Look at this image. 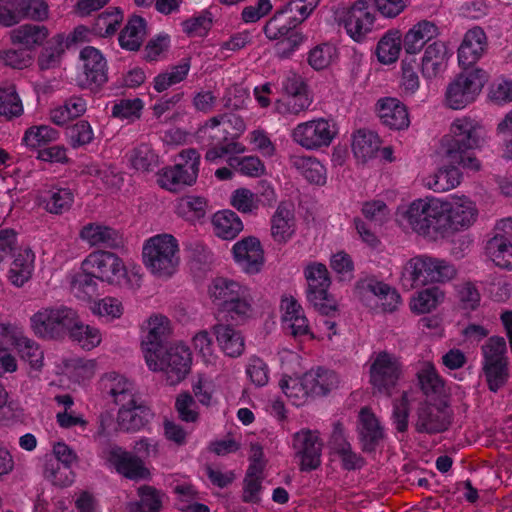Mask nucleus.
<instances>
[{"label": "nucleus", "mask_w": 512, "mask_h": 512, "mask_svg": "<svg viewBox=\"0 0 512 512\" xmlns=\"http://www.w3.org/2000/svg\"><path fill=\"white\" fill-rule=\"evenodd\" d=\"M456 268L450 262L428 256L419 255L408 260L403 268V281L410 287L424 286L430 283H445L456 276Z\"/></svg>", "instance_id": "obj_4"}, {"label": "nucleus", "mask_w": 512, "mask_h": 512, "mask_svg": "<svg viewBox=\"0 0 512 512\" xmlns=\"http://www.w3.org/2000/svg\"><path fill=\"white\" fill-rule=\"evenodd\" d=\"M146 35V22L140 16L131 17L119 35V44L122 48L137 51Z\"/></svg>", "instance_id": "obj_44"}, {"label": "nucleus", "mask_w": 512, "mask_h": 512, "mask_svg": "<svg viewBox=\"0 0 512 512\" xmlns=\"http://www.w3.org/2000/svg\"><path fill=\"white\" fill-rule=\"evenodd\" d=\"M143 264L158 279H169L180 265L178 240L171 234L162 233L145 240L142 249Z\"/></svg>", "instance_id": "obj_3"}, {"label": "nucleus", "mask_w": 512, "mask_h": 512, "mask_svg": "<svg viewBox=\"0 0 512 512\" xmlns=\"http://www.w3.org/2000/svg\"><path fill=\"white\" fill-rule=\"evenodd\" d=\"M488 389L498 392L509 379V363L482 364Z\"/></svg>", "instance_id": "obj_61"}, {"label": "nucleus", "mask_w": 512, "mask_h": 512, "mask_svg": "<svg viewBox=\"0 0 512 512\" xmlns=\"http://www.w3.org/2000/svg\"><path fill=\"white\" fill-rule=\"evenodd\" d=\"M48 29L43 25L24 24L11 32V40L28 49L41 45L48 37Z\"/></svg>", "instance_id": "obj_47"}, {"label": "nucleus", "mask_w": 512, "mask_h": 512, "mask_svg": "<svg viewBox=\"0 0 512 512\" xmlns=\"http://www.w3.org/2000/svg\"><path fill=\"white\" fill-rule=\"evenodd\" d=\"M299 21L296 15H288L279 9L265 24L263 31L269 40H282L277 44L281 57H289L305 41L302 32L296 30Z\"/></svg>", "instance_id": "obj_8"}, {"label": "nucleus", "mask_w": 512, "mask_h": 512, "mask_svg": "<svg viewBox=\"0 0 512 512\" xmlns=\"http://www.w3.org/2000/svg\"><path fill=\"white\" fill-rule=\"evenodd\" d=\"M35 254L30 248L19 249L10 270L9 279L17 287L23 286L34 270Z\"/></svg>", "instance_id": "obj_38"}, {"label": "nucleus", "mask_w": 512, "mask_h": 512, "mask_svg": "<svg viewBox=\"0 0 512 512\" xmlns=\"http://www.w3.org/2000/svg\"><path fill=\"white\" fill-rule=\"evenodd\" d=\"M417 379L427 398H439L445 390V382L431 362H425L417 372Z\"/></svg>", "instance_id": "obj_41"}, {"label": "nucleus", "mask_w": 512, "mask_h": 512, "mask_svg": "<svg viewBox=\"0 0 512 512\" xmlns=\"http://www.w3.org/2000/svg\"><path fill=\"white\" fill-rule=\"evenodd\" d=\"M126 157L130 166L140 172L153 171L159 165V156L147 143L138 144L126 154Z\"/></svg>", "instance_id": "obj_45"}, {"label": "nucleus", "mask_w": 512, "mask_h": 512, "mask_svg": "<svg viewBox=\"0 0 512 512\" xmlns=\"http://www.w3.org/2000/svg\"><path fill=\"white\" fill-rule=\"evenodd\" d=\"M14 346L20 357L28 362L32 368L39 369L42 366L44 358L43 351L35 341L20 336L15 339Z\"/></svg>", "instance_id": "obj_59"}, {"label": "nucleus", "mask_w": 512, "mask_h": 512, "mask_svg": "<svg viewBox=\"0 0 512 512\" xmlns=\"http://www.w3.org/2000/svg\"><path fill=\"white\" fill-rule=\"evenodd\" d=\"M80 238L91 246L120 248L123 246L122 235L115 229L99 223H88L82 227Z\"/></svg>", "instance_id": "obj_28"}, {"label": "nucleus", "mask_w": 512, "mask_h": 512, "mask_svg": "<svg viewBox=\"0 0 512 512\" xmlns=\"http://www.w3.org/2000/svg\"><path fill=\"white\" fill-rule=\"evenodd\" d=\"M82 270L111 285H120L126 276L122 259L112 252L102 250L90 253L82 262Z\"/></svg>", "instance_id": "obj_13"}, {"label": "nucleus", "mask_w": 512, "mask_h": 512, "mask_svg": "<svg viewBox=\"0 0 512 512\" xmlns=\"http://www.w3.org/2000/svg\"><path fill=\"white\" fill-rule=\"evenodd\" d=\"M64 53V37L61 34L54 36L43 48L38 56V66L41 70H49L60 65Z\"/></svg>", "instance_id": "obj_54"}, {"label": "nucleus", "mask_w": 512, "mask_h": 512, "mask_svg": "<svg viewBox=\"0 0 512 512\" xmlns=\"http://www.w3.org/2000/svg\"><path fill=\"white\" fill-rule=\"evenodd\" d=\"M87 103L79 96L68 98L62 105L50 112V119L56 125H64L70 120L80 117L86 111Z\"/></svg>", "instance_id": "obj_48"}, {"label": "nucleus", "mask_w": 512, "mask_h": 512, "mask_svg": "<svg viewBox=\"0 0 512 512\" xmlns=\"http://www.w3.org/2000/svg\"><path fill=\"white\" fill-rule=\"evenodd\" d=\"M462 174L455 166L444 167L422 179L423 185L434 192H446L458 186Z\"/></svg>", "instance_id": "obj_40"}, {"label": "nucleus", "mask_w": 512, "mask_h": 512, "mask_svg": "<svg viewBox=\"0 0 512 512\" xmlns=\"http://www.w3.org/2000/svg\"><path fill=\"white\" fill-rule=\"evenodd\" d=\"M81 61L80 85L91 90L102 87L108 81L107 60L100 50L84 47L79 54Z\"/></svg>", "instance_id": "obj_17"}, {"label": "nucleus", "mask_w": 512, "mask_h": 512, "mask_svg": "<svg viewBox=\"0 0 512 512\" xmlns=\"http://www.w3.org/2000/svg\"><path fill=\"white\" fill-rule=\"evenodd\" d=\"M487 46L485 32L480 27H474L466 32L458 49V62L463 68H469L483 55Z\"/></svg>", "instance_id": "obj_26"}, {"label": "nucleus", "mask_w": 512, "mask_h": 512, "mask_svg": "<svg viewBox=\"0 0 512 512\" xmlns=\"http://www.w3.org/2000/svg\"><path fill=\"white\" fill-rule=\"evenodd\" d=\"M304 275L308 283L307 299L317 311L335 310V301L328 294L331 284L327 267L322 263H311L306 266Z\"/></svg>", "instance_id": "obj_15"}, {"label": "nucleus", "mask_w": 512, "mask_h": 512, "mask_svg": "<svg viewBox=\"0 0 512 512\" xmlns=\"http://www.w3.org/2000/svg\"><path fill=\"white\" fill-rule=\"evenodd\" d=\"M143 106L140 98L119 99L113 103L111 115L120 120L134 121L140 118Z\"/></svg>", "instance_id": "obj_62"}, {"label": "nucleus", "mask_w": 512, "mask_h": 512, "mask_svg": "<svg viewBox=\"0 0 512 512\" xmlns=\"http://www.w3.org/2000/svg\"><path fill=\"white\" fill-rule=\"evenodd\" d=\"M179 159V163L164 167L157 175L159 186L170 192H179L187 186H192L198 178L199 152L194 148L182 150Z\"/></svg>", "instance_id": "obj_7"}, {"label": "nucleus", "mask_w": 512, "mask_h": 512, "mask_svg": "<svg viewBox=\"0 0 512 512\" xmlns=\"http://www.w3.org/2000/svg\"><path fill=\"white\" fill-rule=\"evenodd\" d=\"M108 462L122 476L131 479H148L150 471L144 462L131 452L123 450L121 447H112L108 454Z\"/></svg>", "instance_id": "obj_24"}, {"label": "nucleus", "mask_w": 512, "mask_h": 512, "mask_svg": "<svg viewBox=\"0 0 512 512\" xmlns=\"http://www.w3.org/2000/svg\"><path fill=\"white\" fill-rule=\"evenodd\" d=\"M76 320V312L68 307L46 308L31 317V326L42 338H57L70 331Z\"/></svg>", "instance_id": "obj_12"}, {"label": "nucleus", "mask_w": 512, "mask_h": 512, "mask_svg": "<svg viewBox=\"0 0 512 512\" xmlns=\"http://www.w3.org/2000/svg\"><path fill=\"white\" fill-rule=\"evenodd\" d=\"M304 383L311 396H325L337 387L339 380L335 372L317 367L304 374Z\"/></svg>", "instance_id": "obj_35"}, {"label": "nucleus", "mask_w": 512, "mask_h": 512, "mask_svg": "<svg viewBox=\"0 0 512 512\" xmlns=\"http://www.w3.org/2000/svg\"><path fill=\"white\" fill-rule=\"evenodd\" d=\"M401 51V33L390 30L379 40L376 54L382 64H392L397 61Z\"/></svg>", "instance_id": "obj_50"}, {"label": "nucleus", "mask_w": 512, "mask_h": 512, "mask_svg": "<svg viewBox=\"0 0 512 512\" xmlns=\"http://www.w3.org/2000/svg\"><path fill=\"white\" fill-rule=\"evenodd\" d=\"M262 467L251 464L244 479L242 500L246 503H257L260 501L262 489Z\"/></svg>", "instance_id": "obj_60"}, {"label": "nucleus", "mask_w": 512, "mask_h": 512, "mask_svg": "<svg viewBox=\"0 0 512 512\" xmlns=\"http://www.w3.org/2000/svg\"><path fill=\"white\" fill-rule=\"evenodd\" d=\"M220 350L230 358H238L245 351V340L242 333L233 325L218 322L212 326Z\"/></svg>", "instance_id": "obj_27"}, {"label": "nucleus", "mask_w": 512, "mask_h": 512, "mask_svg": "<svg viewBox=\"0 0 512 512\" xmlns=\"http://www.w3.org/2000/svg\"><path fill=\"white\" fill-rule=\"evenodd\" d=\"M190 58H183L178 64L172 65L164 72L158 74L153 80V87L157 92H163L170 87L184 81L190 71Z\"/></svg>", "instance_id": "obj_46"}, {"label": "nucleus", "mask_w": 512, "mask_h": 512, "mask_svg": "<svg viewBox=\"0 0 512 512\" xmlns=\"http://www.w3.org/2000/svg\"><path fill=\"white\" fill-rule=\"evenodd\" d=\"M212 224L215 235L224 240L234 239L243 230L240 217L232 210H222L215 213Z\"/></svg>", "instance_id": "obj_42"}, {"label": "nucleus", "mask_w": 512, "mask_h": 512, "mask_svg": "<svg viewBox=\"0 0 512 512\" xmlns=\"http://www.w3.org/2000/svg\"><path fill=\"white\" fill-rule=\"evenodd\" d=\"M159 367L152 371H164L169 385L180 383L190 372L192 357L190 349L184 343L171 345L164 354L156 352L154 360Z\"/></svg>", "instance_id": "obj_14"}, {"label": "nucleus", "mask_w": 512, "mask_h": 512, "mask_svg": "<svg viewBox=\"0 0 512 512\" xmlns=\"http://www.w3.org/2000/svg\"><path fill=\"white\" fill-rule=\"evenodd\" d=\"M369 374L374 392L389 397L403 376V364L396 355L381 351L375 355Z\"/></svg>", "instance_id": "obj_9"}, {"label": "nucleus", "mask_w": 512, "mask_h": 512, "mask_svg": "<svg viewBox=\"0 0 512 512\" xmlns=\"http://www.w3.org/2000/svg\"><path fill=\"white\" fill-rule=\"evenodd\" d=\"M23 113V105L13 85L0 88V117L12 119Z\"/></svg>", "instance_id": "obj_57"}, {"label": "nucleus", "mask_w": 512, "mask_h": 512, "mask_svg": "<svg viewBox=\"0 0 512 512\" xmlns=\"http://www.w3.org/2000/svg\"><path fill=\"white\" fill-rule=\"evenodd\" d=\"M232 253L235 263L246 274H257L264 265V250L257 237L248 236L237 241Z\"/></svg>", "instance_id": "obj_21"}, {"label": "nucleus", "mask_w": 512, "mask_h": 512, "mask_svg": "<svg viewBox=\"0 0 512 512\" xmlns=\"http://www.w3.org/2000/svg\"><path fill=\"white\" fill-rule=\"evenodd\" d=\"M443 238L458 231L468 229L476 221L478 209L468 197H452L442 200Z\"/></svg>", "instance_id": "obj_11"}, {"label": "nucleus", "mask_w": 512, "mask_h": 512, "mask_svg": "<svg viewBox=\"0 0 512 512\" xmlns=\"http://www.w3.org/2000/svg\"><path fill=\"white\" fill-rule=\"evenodd\" d=\"M138 500L127 503L131 512H160L165 494L163 491L150 486L142 485L137 489Z\"/></svg>", "instance_id": "obj_39"}, {"label": "nucleus", "mask_w": 512, "mask_h": 512, "mask_svg": "<svg viewBox=\"0 0 512 512\" xmlns=\"http://www.w3.org/2000/svg\"><path fill=\"white\" fill-rule=\"evenodd\" d=\"M292 447L300 460L301 471H312L320 466L323 442L318 431L301 429L294 433Z\"/></svg>", "instance_id": "obj_18"}, {"label": "nucleus", "mask_w": 512, "mask_h": 512, "mask_svg": "<svg viewBox=\"0 0 512 512\" xmlns=\"http://www.w3.org/2000/svg\"><path fill=\"white\" fill-rule=\"evenodd\" d=\"M232 125H234L239 133L245 129V124L239 117L228 114L214 116L198 129L196 133L197 141L203 146L229 143L231 140H234L229 138L228 131Z\"/></svg>", "instance_id": "obj_19"}, {"label": "nucleus", "mask_w": 512, "mask_h": 512, "mask_svg": "<svg viewBox=\"0 0 512 512\" xmlns=\"http://www.w3.org/2000/svg\"><path fill=\"white\" fill-rule=\"evenodd\" d=\"M482 364L509 363L506 341L501 336L490 337L481 348Z\"/></svg>", "instance_id": "obj_58"}, {"label": "nucleus", "mask_w": 512, "mask_h": 512, "mask_svg": "<svg viewBox=\"0 0 512 512\" xmlns=\"http://www.w3.org/2000/svg\"><path fill=\"white\" fill-rule=\"evenodd\" d=\"M358 429L363 450L374 451L383 439L384 432L375 414L367 407L360 411Z\"/></svg>", "instance_id": "obj_34"}, {"label": "nucleus", "mask_w": 512, "mask_h": 512, "mask_svg": "<svg viewBox=\"0 0 512 512\" xmlns=\"http://www.w3.org/2000/svg\"><path fill=\"white\" fill-rule=\"evenodd\" d=\"M289 162L310 183L317 185L325 184L326 169L316 157L294 154L289 157Z\"/></svg>", "instance_id": "obj_37"}, {"label": "nucleus", "mask_w": 512, "mask_h": 512, "mask_svg": "<svg viewBox=\"0 0 512 512\" xmlns=\"http://www.w3.org/2000/svg\"><path fill=\"white\" fill-rule=\"evenodd\" d=\"M74 199V190L61 182L45 185L38 195L39 205L48 213L55 215L68 212L74 203Z\"/></svg>", "instance_id": "obj_22"}, {"label": "nucleus", "mask_w": 512, "mask_h": 512, "mask_svg": "<svg viewBox=\"0 0 512 512\" xmlns=\"http://www.w3.org/2000/svg\"><path fill=\"white\" fill-rule=\"evenodd\" d=\"M101 389L104 393L113 398L117 405L122 406L135 398L133 385L124 376L115 372L108 373L101 378Z\"/></svg>", "instance_id": "obj_36"}, {"label": "nucleus", "mask_w": 512, "mask_h": 512, "mask_svg": "<svg viewBox=\"0 0 512 512\" xmlns=\"http://www.w3.org/2000/svg\"><path fill=\"white\" fill-rule=\"evenodd\" d=\"M210 301L218 313H225L231 320L244 322L254 313V295L250 287L226 277H216L208 285Z\"/></svg>", "instance_id": "obj_2"}, {"label": "nucleus", "mask_w": 512, "mask_h": 512, "mask_svg": "<svg viewBox=\"0 0 512 512\" xmlns=\"http://www.w3.org/2000/svg\"><path fill=\"white\" fill-rule=\"evenodd\" d=\"M447 86L445 103L453 110H460L473 103L488 81L487 73L480 68H463Z\"/></svg>", "instance_id": "obj_6"}, {"label": "nucleus", "mask_w": 512, "mask_h": 512, "mask_svg": "<svg viewBox=\"0 0 512 512\" xmlns=\"http://www.w3.org/2000/svg\"><path fill=\"white\" fill-rule=\"evenodd\" d=\"M380 148V139L372 131L358 130L353 136L352 150L354 156L365 163L373 159Z\"/></svg>", "instance_id": "obj_43"}, {"label": "nucleus", "mask_w": 512, "mask_h": 512, "mask_svg": "<svg viewBox=\"0 0 512 512\" xmlns=\"http://www.w3.org/2000/svg\"><path fill=\"white\" fill-rule=\"evenodd\" d=\"M153 417L149 407L138 403L136 398L126 402L118 411V423L126 431H137L143 428Z\"/></svg>", "instance_id": "obj_29"}, {"label": "nucleus", "mask_w": 512, "mask_h": 512, "mask_svg": "<svg viewBox=\"0 0 512 512\" xmlns=\"http://www.w3.org/2000/svg\"><path fill=\"white\" fill-rule=\"evenodd\" d=\"M59 131L51 126L40 125L28 128L22 142L30 148H38L59 138Z\"/></svg>", "instance_id": "obj_56"}, {"label": "nucleus", "mask_w": 512, "mask_h": 512, "mask_svg": "<svg viewBox=\"0 0 512 512\" xmlns=\"http://www.w3.org/2000/svg\"><path fill=\"white\" fill-rule=\"evenodd\" d=\"M448 60L447 47L443 42L435 41L429 44L422 56L421 73L425 79L436 78L445 71Z\"/></svg>", "instance_id": "obj_32"}, {"label": "nucleus", "mask_w": 512, "mask_h": 512, "mask_svg": "<svg viewBox=\"0 0 512 512\" xmlns=\"http://www.w3.org/2000/svg\"><path fill=\"white\" fill-rule=\"evenodd\" d=\"M336 135L335 124L323 117L297 124L291 133L292 140L309 151L329 147Z\"/></svg>", "instance_id": "obj_10"}, {"label": "nucleus", "mask_w": 512, "mask_h": 512, "mask_svg": "<svg viewBox=\"0 0 512 512\" xmlns=\"http://www.w3.org/2000/svg\"><path fill=\"white\" fill-rule=\"evenodd\" d=\"M281 310L283 312V325L285 329L290 331L291 335L294 337L309 335L311 338H314L304 310L295 298H283L281 300Z\"/></svg>", "instance_id": "obj_25"}, {"label": "nucleus", "mask_w": 512, "mask_h": 512, "mask_svg": "<svg viewBox=\"0 0 512 512\" xmlns=\"http://www.w3.org/2000/svg\"><path fill=\"white\" fill-rule=\"evenodd\" d=\"M486 253L496 266L512 269V243L507 239L493 236L487 241Z\"/></svg>", "instance_id": "obj_51"}, {"label": "nucleus", "mask_w": 512, "mask_h": 512, "mask_svg": "<svg viewBox=\"0 0 512 512\" xmlns=\"http://www.w3.org/2000/svg\"><path fill=\"white\" fill-rule=\"evenodd\" d=\"M365 289L377 297V304L382 307L384 312H393L398 308L400 304V295L389 285L381 281L371 279L367 281Z\"/></svg>", "instance_id": "obj_49"}, {"label": "nucleus", "mask_w": 512, "mask_h": 512, "mask_svg": "<svg viewBox=\"0 0 512 512\" xmlns=\"http://www.w3.org/2000/svg\"><path fill=\"white\" fill-rule=\"evenodd\" d=\"M296 223L291 204L281 203L271 219V236L277 243L288 242L295 233Z\"/></svg>", "instance_id": "obj_33"}, {"label": "nucleus", "mask_w": 512, "mask_h": 512, "mask_svg": "<svg viewBox=\"0 0 512 512\" xmlns=\"http://www.w3.org/2000/svg\"><path fill=\"white\" fill-rule=\"evenodd\" d=\"M375 14L366 0H357L339 14V23L355 41L361 42L373 30Z\"/></svg>", "instance_id": "obj_16"}, {"label": "nucleus", "mask_w": 512, "mask_h": 512, "mask_svg": "<svg viewBox=\"0 0 512 512\" xmlns=\"http://www.w3.org/2000/svg\"><path fill=\"white\" fill-rule=\"evenodd\" d=\"M378 116L381 122L395 130L405 129L410 120L406 106L396 98H383L377 102Z\"/></svg>", "instance_id": "obj_30"}, {"label": "nucleus", "mask_w": 512, "mask_h": 512, "mask_svg": "<svg viewBox=\"0 0 512 512\" xmlns=\"http://www.w3.org/2000/svg\"><path fill=\"white\" fill-rule=\"evenodd\" d=\"M441 199L433 196L417 198L398 207L396 219L404 229L429 240L443 239Z\"/></svg>", "instance_id": "obj_1"}, {"label": "nucleus", "mask_w": 512, "mask_h": 512, "mask_svg": "<svg viewBox=\"0 0 512 512\" xmlns=\"http://www.w3.org/2000/svg\"><path fill=\"white\" fill-rule=\"evenodd\" d=\"M338 58V50L335 45L325 42L313 47L307 55L308 64L316 71L324 70L333 64Z\"/></svg>", "instance_id": "obj_53"}, {"label": "nucleus", "mask_w": 512, "mask_h": 512, "mask_svg": "<svg viewBox=\"0 0 512 512\" xmlns=\"http://www.w3.org/2000/svg\"><path fill=\"white\" fill-rule=\"evenodd\" d=\"M69 333L72 340L77 342L85 350H91L97 347L102 340L99 329L81 323L77 315L75 323L72 325Z\"/></svg>", "instance_id": "obj_52"}, {"label": "nucleus", "mask_w": 512, "mask_h": 512, "mask_svg": "<svg viewBox=\"0 0 512 512\" xmlns=\"http://www.w3.org/2000/svg\"><path fill=\"white\" fill-rule=\"evenodd\" d=\"M486 136L487 131L478 120L465 116L456 118L450 126V134L442 140L445 155L460 158L459 153L480 148Z\"/></svg>", "instance_id": "obj_5"}, {"label": "nucleus", "mask_w": 512, "mask_h": 512, "mask_svg": "<svg viewBox=\"0 0 512 512\" xmlns=\"http://www.w3.org/2000/svg\"><path fill=\"white\" fill-rule=\"evenodd\" d=\"M27 0H0V25L13 26L23 19Z\"/></svg>", "instance_id": "obj_64"}, {"label": "nucleus", "mask_w": 512, "mask_h": 512, "mask_svg": "<svg viewBox=\"0 0 512 512\" xmlns=\"http://www.w3.org/2000/svg\"><path fill=\"white\" fill-rule=\"evenodd\" d=\"M452 414L448 407L422 404L417 410L415 429L419 433L444 432L451 424Z\"/></svg>", "instance_id": "obj_23"}, {"label": "nucleus", "mask_w": 512, "mask_h": 512, "mask_svg": "<svg viewBox=\"0 0 512 512\" xmlns=\"http://www.w3.org/2000/svg\"><path fill=\"white\" fill-rule=\"evenodd\" d=\"M170 333L171 323L166 316L155 314L147 320V334L142 341V349L149 369L159 367L154 361L156 352L162 351V343L168 338Z\"/></svg>", "instance_id": "obj_20"}, {"label": "nucleus", "mask_w": 512, "mask_h": 512, "mask_svg": "<svg viewBox=\"0 0 512 512\" xmlns=\"http://www.w3.org/2000/svg\"><path fill=\"white\" fill-rule=\"evenodd\" d=\"M438 34L439 29L433 22L421 20L414 24L404 35L403 48L407 54L415 55Z\"/></svg>", "instance_id": "obj_31"}, {"label": "nucleus", "mask_w": 512, "mask_h": 512, "mask_svg": "<svg viewBox=\"0 0 512 512\" xmlns=\"http://www.w3.org/2000/svg\"><path fill=\"white\" fill-rule=\"evenodd\" d=\"M44 477L55 486L66 487L73 483L74 475L71 468L59 461L47 460L44 466Z\"/></svg>", "instance_id": "obj_63"}, {"label": "nucleus", "mask_w": 512, "mask_h": 512, "mask_svg": "<svg viewBox=\"0 0 512 512\" xmlns=\"http://www.w3.org/2000/svg\"><path fill=\"white\" fill-rule=\"evenodd\" d=\"M444 293L438 287L427 288L419 291L412 299L410 307L418 314L428 313L442 302Z\"/></svg>", "instance_id": "obj_55"}]
</instances>
